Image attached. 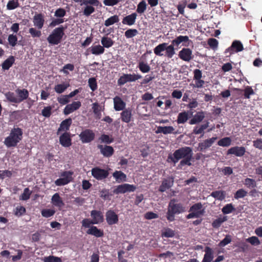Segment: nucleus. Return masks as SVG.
Listing matches in <instances>:
<instances>
[{"label": "nucleus", "instance_id": "f257e3e1", "mask_svg": "<svg viewBox=\"0 0 262 262\" xmlns=\"http://www.w3.org/2000/svg\"><path fill=\"white\" fill-rule=\"evenodd\" d=\"M190 42L192 41L189 39L188 36L180 35L172 40L170 45H168L166 42L158 45L154 48V52L157 56L164 55L168 58H171L176 53L174 46L178 47L180 43H183V46L188 47Z\"/></svg>", "mask_w": 262, "mask_h": 262}, {"label": "nucleus", "instance_id": "f03ea898", "mask_svg": "<svg viewBox=\"0 0 262 262\" xmlns=\"http://www.w3.org/2000/svg\"><path fill=\"white\" fill-rule=\"evenodd\" d=\"M176 199H171L168 204L166 218L169 222L175 220V215L182 213L185 211V207L180 203H177Z\"/></svg>", "mask_w": 262, "mask_h": 262}, {"label": "nucleus", "instance_id": "7ed1b4c3", "mask_svg": "<svg viewBox=\"0 0 262 262\" xmlns=\"http://www.w3.org/2000/svg\"><path fill=\"white\" fill-rule=\"evenodd\" d=\"M23 130L18 127L14 126L10 131L9 135L4 141V144L7 147H15L22 140Z\"/></svg>", "mask_w": 262, "mask_h": 262}, {"label": "nucleus", "instance_id": "20e7f679", "mask_svg": "<svg viewBox=\"0 0 262 262\" xmlns=\"http://www.w3.org/2000/svg\"><path fill=\"white\" fill-rule=\"evenodd\" d=\"M192 149L189 146H184L180 147L176 150L173 154L169 155L168 156L167 161L168 162H172L174 164L177 163L182 159L188 157L189 155H192Z\"/></svg>", "mask_w": 262, "mask_h": 262}, {"label": "nucleus", "instance_id": "39448f33", "mask_svg": "<svg viewBox=\"0 0 262 262\" xmlns=\"http://www.w3.org/2000/svg\"><path fill=\"white\" fill-rule=\"evenodd\" d=\"M64 28L61 26L55 28L52 33L47 38V40L50 44L57 45L59 44L64 35Z\"/></svg>", "mask_w": 262, "mask_h": 262}, {"label": "nucleus", "instance_id": "423d86ee", "mask_svg": "<svg viewBox=\"0 0 262 262\" xmlns=\"http://www.w3.org/2000/svg\"><path fill=\"white\" fill-rule=\"evenodd\" d=\"M189 212L190 213L186 216L187 219L199 218L203 216L205 212L201 202L196 203L192 205L189 208Z\"/></svg>", "mask_w": 262, "mask_h": 262}, {"label": "nucleus", "instance_id": "0eeeda50", "mask_svg": "<svg viewBox=\"0 0 262 262\" xmlns=\"http://www.w3.org/2000/svg\"><path fill=\"white\" fill-rule=\"evenodd\" d=\"M73 174L74 172L71 170L63 171L60 174V176L62 178L57 179L55 181V184L57 186H61L70 183L73 180L72 177Z\"/></svg>", "mask_w": 262, "mask_h": 262}, {"label": "nucleus", "instance_id": "6e6552de", "mask_svg": "<svg viewBox=\"0 0 262 262\" xmlns=\"http://www.w3.org/2000/svg\"><path fill=\"white\" fill-rule=\"evenodd\" d=\"M142 76L139 74H123L118 80V84L123 85L127 82H135L142 78Z\"/></svg>", "mask_w": 262, "mask_h": 262}, {"label": "nucleus", "instance_id": "1a4fd4ad", "mask_svg": "<svg viewBox=\"0 0 262 262\" xmlns=\"http://www.w3.org/2000/svg\"><path fill=\"white\" fill-rule=\"evenodd\" d=\"M91 172L92 176L99 181L107 178L109 175V172L107 170L98 167L93 168Z\"/></svg>", "mask_w": 262, "mask_h": 262}, {"label": "nucleus", "instance_id": "9d476101", "mask_svg": "<svg viewBox=\"0 0 262 262\" xmlns=\"http://www.w3.org/2000/svg\"><path fill=\"white\" fill-rule=\"evenodd\" d=\"M217 139V138L216 137H213L203 140L199 143L198 150L200 151L205 152L212 146Z\"/></svg>", "mask_w": 262, "mask_h": 262}, {"label": "nucleus", "instance_id": "9b49d317", "mask_svg": "<svg viewBox=\"0 0 262 262\" xmlns=\"http://www.w3.org/2000/svg\"><path fill=\"white\" fill-rule=\"evenodd\" d=\"M94 132L90 129H85L82 131L79 135V138L83 143H88L92 142L95 139Z\"/></svg>", "mask_w": 262, "mask_h": 262}, {"label": "nucleus", "instance_id": "f8f14e48", "mask_svg": "<svg viewBox=\"0 0 262 262\" xmlns=\"http://www.w3.org/2000/svg\"><path fill=\"white\" fill-rule=\"evenodd\" d=\"M136 189V186L129 184H123L118 185L116 188L113 190L115 194L125 193L127 192H134Z\"/></svg>", "mask_w": 262, "mask_h": 262}, {"label": "nucleus", "instance_id": "ddd939ff", "mask_svg": "<svg viewBox=\"0 0 262 262\" xmlns=\"http://www.w3.org/2000/svg\"><path fill=\"white\" fill-rule=\"evenodd\" d=\"M244 50V47L242 43L239 40H234L231 46L226 49L225 53H229V55H232L234 53H237L242 51Z\"/></svg>", "mask_w": 262, "mask_h": 262}, {"label": "nucleus", "instance_id": "4468645a", "mask_svg": "<svg viewBox=\"0 0 262 262\" xmlns=\"http://www.w3.org/2000/svg\"><path fill=\"white\" fill-rule=\"evenodd\" d=\"M178 56L183 61L189 62L193 58L192 50L188 48H184L179 51Z\"/></svg>", "mask_w": 262, "mask_h": 262}, {"label": "nucleus", "instance_id": "2eb2a0df", "mask_svg": "<svg viewBox=\"0 0 262 262\" xmlns=\"http://www.w3.org/2000/svg\"><path fill=\"white\" fill-rule=\"evenodd\" d=\"M106 221L108 225H113L118 223V215L114 212V210H108L105 214Z\"/></svg>", "mask_w": 262, "mask_h": 262}, {"label": "nucleus", "instance_id": "dca6fc26", "mask_svg": "<svg viewBox=\"0 0 262 262\" xmlns=\"http://www.w3.org/2000/svg\"><path fill=\"white\" fill-rule=\"evenodd\" d=\"M81 106L80 101H73L72 103L68 104L63 110V113L68 115L75 111L78 110Z\"/></svg>", "mask_w": 262, "mask_h": 262}, {"label": "nucleus", "instance_id": "f3484780", "mask_svg": "<svg viewBox=\"0 0 262 262\" xmlns=\"http://www.w3.org/2000/svg\"><path fill=\"white\" fill-rule=\"evenodd\" d=\"M59 143L64 147H68L72 145V139L70 133L64 132L59 137Z\"/></svg>", "mask_w": 262, "mask_h": 262}, {"label": "nucleus", "instance_id": "a211bd4d", "mask_svg": "<svg viewBox=\"0 0 262 262\" xmlns=\"http://www.w3.org/2000/svg\"><path fill=\"white\" fill-rule=\"evenodd\" d=\"M91 216L92 221L95 224L102 223L104 221V216L102 212L100 210H93L91 211Z\"/></svg>", "mask_w": 262, "mask_h": 262}, {"label": "nucleus", "instance_id": "6ab92c4d", "mask_svg": "<svg viewBox=\"0 0 262 262\" xmlns=\"http://www.w3.org/2000/svg\"><path fill=\"white\" fill-rule=\"evenodd\" d=\"M98 148L100 149L101 154L105 157H110L114 153V149L111 146L98 145Z\"/></svg>", "mask_w": 262, "mask_h": 262}, {"label": "nucleus", "instance_id": "aec40b11", "mask_svg": "<svg viewBox=\"0 0 262 262\" xmlns=\"http://www.w3.org/2000/svg\"><path fill=\"white\" fill-rule=\"evenodd\" d=\"M246 152V149L243 146H234L227 151V155H234L237 157H242Z\"/></svg>", "mask_w": 262, "mask_h": 262}, {"label": "nucleus", "instance_id": "412c9836", "mask_svg": "<svg viewBox=\"0 0 262 262\" xmlns=\"http://www.w3.org/2000/svg\"><path fill=\"white\" fill-rule=\"evenodd\" d=\"M33 22L36 28L38 30L41 29L45 23L43 15L42 13L35 14L33 18Z\"/></svg>", "mask_w": 262, "mask_h": 262}, {"label": "nucleus", "instance_id": "4be33fe9", "mask_svg": "<svg viewBox=\"0 0 262 262\" xmlns=\"http://www.w3.org/2000/svg\"><path fill=\"white\" fill-rule=\"evenodd\" d=\"M173 184V179L172 178L169 179H164L161 185L160 186L159 191L161 192H165L167 189L171 188Z\"/></svg>", "mask_w": 262, "mask_h": 262}, {"label": "nucleus", "instance_id": "5701e85b", "mask_svg": "<svg viewBox=\"0 0 262 262\" xmlns=\"http://www.w3.org/2000/svg\"><path fill=\"white\" fill-rule=\"evenodd\" d=\"M121 121L125 123H129L132 118V110L128 108L124 109L120 114Z\"/></svg>", "mask_w": 262, "mask_h": 262}, {"label": "nucleus", "instance_id": "b1692460", "mask_svg": "<svg viewBox=\"0 0 262 262\" xmlns=\"http://www.w3.org/2000/svg\"><path fill=\"white\" fill-rule=\"evenodd\" d=\"M15 92L17 94L19 103L27 99L29 95L28 91L26 89H17Z\"/></svg>", "mask_w": 262, "mask_h": 262}, {"label": "nucleus", "instance_id": "393cba45", "mask_svg": "<svg viewBox=\"0 0 262 262\" xmlns=\"http://www.w3.org/2000/svg\"><path fill=\"white\" fill-rule=\"evenodd\" d=\"M113 100L115 111H120L125 109L126 104L120 97L116 96Z\"/></svg>", "mask_w": 262, "mask_h": 262}, {"label": "nucleus", "instance_id": "a878e982", "mask_svg": "<svg viewBox=\"0 0 262 262\" xmlns=\"http://www.w3.org/2000/svg\"><path fill=\"white\" fill-rule=\"evenodd\" d=\"M51 203L55 207L61 208L64 205V203L58 193H55L51 198Z\"/></svg>", "mask_w": 262, "mask_h": 262}, {"label": "nucleus", "instance_id": "bb28decb", "mask_svg": "<svg viewBox=\"0 0 262 262\" xmlns=\"http://www.w3.org/2000/svg\"><path fill=\"white\" fill-rule=\"evenodd\" d=\"M137 14L136 13H133L130 15L125 16L122 21V23L124 25L128 26H132L135 24Z\"/></svg>", "mask_w": 262, "mask_h": 262}, {"label": "nucleus", "instance_id": "cd10ccee", "mask_svg": "<svg viewBox=\"0 0 262 262\" xmlns=\"http://www.w3.org/2000/svg\"><path fill=\"white\" fill-rule=\"evenodd\" d=\"M72 123V120L71 118H67L64 120H63L60 124L59 128L57 130V134H58L60 132L65 131V132H67L68 130H69L70 126Z\"/></svg>", "mask_w": 262, "mask_h": 262}, {"label": "nucleus", "instance_id": "c85d7f7f", "mask_svg": "<svg viewBox=\"0 0 262 262\" xmlns=\"http://www.w3.org/2000/svg\"><path fill=\"white\" fill-rule=\"evenodd\" d=\"M204 118L205 113L203 111L198 112L193 116L189 123L191 125L198 124L202 121Z\"/></svg>", "mask_w": 262, "mask_h": 262}, {"label": "nucleus", "instance_id": "c756f323", "mask_svg": "<svg viewBox=\"0 0 262 262\" xmlns=\"http://www.w3.org/2000/svg\"><path fill=\"white\" fill-rule=\"evenodd\" d=\"M86 233L92 235L96 237H102L104 235V232L102 230L98 229L96 226H91L87 231Z\"/></svg>", "mask_w": 262, "mask_h": 262}, {"label": "nucleus", "instance_id": "7c9ffc66", "mask_svg": "<svg viewBox=\"0 0 262 262\" xmlns=\"http://www.w3.org/2000/svg\"><path fill=\"white\" fill-rule=\"evenodd\" d=\"M104 48L100 45L96 46L93 45L87 50V51L90 52L91 53L95 55L102 54L104 53Z\"/></svg>", "mask_w": 262, "mask_h": 262}, {"label": "nucleus", "instance_id": "2f4dec72", "mask_svg": "<svg viewBox=\"0 0 262 262\" xmlns=\"http://www.w3.org/2000/svg\"><path fill=\"white\" fill-rule=\"evenodd\" d=\"M209 122L200 125L195 126L193 129V133L195 135L201 134V137L204 135V130L209 126Z\"/></svg>", "mask_w": 262, "mask_h": 262}, {"label": "nucleus", "instance_id": "473e14b6", "mask_svg": "<svg viewBox=\"0 0 262 262\" xmlns=\"http://www.w3.org/2000/svg\"><path fill=\"white\" fill-rule=\"evenodd\" d=\"M174 128L171 126H159L157 128V130L156 133L157 134L162 133L164 135L168 134H177V132H174Z\"/></svg>", "mask_w": 262, "mask_h": 262}, {"label": "nucleus", "instance_id": "72a5a7b5", "mask_svg": "<svg viewBox=\"0 0 262 262\" xmlns=\"http://www.w3.org/2000/svg\"><path fill=\"white\" fill-rule=\"evenodd\" d=\"M15 57L13 56H9L2 64V68L4 71L8 70L14 63Z\"/></svg>", "mask_w": 262, "mask_h": 262}, {"label": "nucleus", "instance_id": "f704fd0d", "mask_svg": "<svg viewBox=\"0 0 262 262\" xmlns=\"http://www.w3.org/2000/svg\"><path fill=\"white\" fill-rule=\"evenodd\" d=\"M205 253L202 262H211L213 258V251L209 247H206L205 249Z\"/></svg>", "mask_w": 262, "mask_h": 262}, {"label": "nucleus", "instance_id": "c9c22d12", "mask_svg": "<svg viewBox=\"0 0 262 262\" xmlns=\"http://www.w3.org/2000/svg\"><path fill=\"white\" fill-rule=\"evenodd\" d=\"M188 112L184 111L178 114L177 122L178 124H184L189 118Z\"/></svg>", "mask_w": 262, "mask_h": 262}, {"label": "nucleus", "instance_id": "e433bc0d", "mask_svg": "<svg viewBox=\"0 0 262 262\" xmlns=\"http://www.w3.org/2000/svg\"><path fill=\"white\" fill-rule=\"evenodd\" d=\"M113 176L118 183L126 181V174L121 171H115L113 173Z\"/></svg>", "mask_w": 262, "mask_h": 262}, {"label": "nucleus", "instance_id": "4c0bfd02", "mask_svg": "<svg viewBox=\"0 0 262 262\" xmlns=\"http://www.w3.org/2000/svg\"><path fill=\"white\" fill-rule=\"evenodd\" d=\"M101 43L103 48H109L114 45V41L110 37L103 36L101 38Z\"/></svg>", "mask_w": 262, "mask_h": 262}, {"label": "nucleus", "instance_id": "58836bf2", "mask_svg": "<svg viewBox=\"0 0 262 262\" xmlns=\"http://www.w3.org/2000/svg\"><path fill=\"white\" fill-rule=\"evenodd\" d=\"M69 86L70 84L69 83L58 84L55 86L54 90L57 93L61 94L64 92Z\"/></svg>", "mask_w": 262, "mask_h": 262}, {"label": "nucleus", "instance_id": "ea45409f", "mask_svg": "<svg viewBox=\"0 0 262 262\" xmlns=\"http://www.w3.org/2000/svg\"><path fill=\"white\" fill-rule=\"evenodd\" d=\"M227 220V216H224L223 217H219L215 219L212 223V226L214 228H219L222 225V224Z\"/></svg>", "mask_w": 262, "mask_h": 262}, {"label": "nucleus", "instance_id": "a19ab883", "mask_svg": "<svg viewBox=\"0 0 262 262\" xmlns=\"http://www.w3.org/2000/svg\"><path fill=\"white\" fill-rule=\"evenodd\" d=\"M5 95L8 101L15 103H19L17 96L14 94V93L8 92L6 93Z\"/></svg>", "mask_w": 262, "mask_h": 262}, {"label": "nucleus", "instance_id": "79ce46f5", "mask_svg": "<svg viewBox=\"0 0 262 262\" xmlns=\"http://www.w3.org/2000/svg\"><path fill=\"white\" fill-rule=\"evenodd\" d=\"M140 71L143 73H146L150 71V67L147 63L143 61H140L138 66Z\"/></svg>", "mask_w": 262, "mask_h": 262}, {"label": "nucleus", "instance_id": "37998d69", "mask_svg": "<svg viewBox=\"0 0 262 262\" xmlns=\"http://www.w3.org/2000/svg\"><path fill=\"white\" fill-rule=\"evenodd\" d=\"M119 21V18L118 15H114L113 16H111L106 20H105L104 25L106 27H108L111 26L115 23H118Z\"/></svg>", "mask_w": 262, "mask_h": 262}, {"label": "nucleus", "instance_id": "c03bdc74", "mask_svg": "<svg viewBox=\"0 0 262 262\" xmlns=\"http://www.w3.org/2000/svg\"><path fill=\"white\" fill-rule=\"evenodd\" d=\"M210 195L215 199L220 201L223 200L225 198V194L223 191L216 190L212 191Z\"/></svg>", "mask_w": 262, "mask_h": 262}, {"label": "nucleus", "instance_id": "a18cd8bd", "mask_svg": "<svg viewBox=\"0 0 262 262\" xmlns=\"http://www.w3.org/2000/svg\"><path fill=\"white\" fill-rule=\"evenodd\" d=\"M231 140L229 137H225L217 142V145L223 147H228L231 145Z\"/></svg>", "mask_w": 262, "mask_h": 262}, {"label": "nucleus", "instance_id": "49530a36", "mask_svg": "<svg viewBox=\"0 0 262 262\" xmlns=\"http://www.w3.org/2000/svg\"><path fill=\"white\" fill-rule=\"evenodd\" d=\"M192 158V155H189L188 157L182 159L180 161L178 166L181 168L184 165L191 166V163L190 162Z\"/></svg>", "mask_w": 262, "mask_h": 262}, {"label": "nucleus", "instance_id": "de8ad7c7", "mask_svg": "<svg viewBox=\"0 0 262 262\" xmlns=\"http://www.w3.org/2000/svg\"><path fill=\"white\" fill-rule=\"evenodd\" d=\"M19 6L18 0H10L7 4V9L9 10H14Z\"/></svg>", "mask_w": 262, "mask_h": 262}, {"label": "nucleus", "instance_id": "09e8293b", "mask_svg": "<svg viewBox=\"0 0 262 262\" xmlns=\"http://www.w3.org/2000/svg\"><path fill=\"white\" fill-rule=\"evenodd\" d=\"M32 194L29 188H26L24 190L23 193L19 196V200L22 201H27L30 199Z\"/></svg>", "mask_w": 262, "mask_h": 262}, {"label": "nucleus", "instance_id": "8fccbe9b", "mask_svg": "<svg viewBox=\"0 0 262 262\" xmlns=\"http://www.w3.org/2000/svg\"><path fill=\"white\" fill-rule=\"evenodd\" d=\"M147 5L145 1L143 0L140 2L137 5L136 12L139 14L143 13L146 10Z\"/></svg>", "mask_w": 262, "mask_h": 262}, {"label": "nucleus", "instance_id": "3c124183", "mask_svg": "<svg viewBox=\"0 0 262 262\" xmlns=\"http://www.w3.org/2000/svg\"><path fill=\"white\" fill-rule=\"evenodd\" d=\"M244 184L249 188H254L256 187V182L255 180L253 179H245Z\"/></svg>", "mask_w": 262, "mask_h": 262}, {"label": "nucleus", "instance_id": "603ef678", "mask_svg": "<svg viewBox=\"0 0 262 262\" xmlns=\"http://www.w3.org/2000/svg\"><path fill=\"white\" fill-rule=\"evenodd\" d=\"M92 108L94 114L96 116V117L98 119H100L101 116V108L99 104L97 102L93 103Z\"/></svg>", "mask_w": 262, "mask_h": 262}, {"label": "nucleus", "instance_id": "864d4df0", "mask_svg": "<svg viewBox=\"0 0 262 262\" xmlns=\"http://www.w3.org/2000/svg\"><path fill=\"white\" fill-rule=\"evenodd\" d=\"M88 84L90 88L93 92L96 91L98 88L97 82L96 78L94 77L89 79Z\"/></svg>", "mask_w": 262, "mask_h": 262}, {"label": "nucleus", "instance_id": "5fc2aeb1", "mask_svg": "<svg viewBox=\"0 0 262 262\" xmlns=\"http://www.w3.org/2000/svg\"><path fill=\"white\" fill-rule=\"evenodd\" d=\"M235 209L233 207V205L230 204H227L222 209L223 213L225 214H229L234 211Z\"/></svg>", "mask_w": 262, "mask_h": 262}, {"label": "nucleus", "instance_id": "6e6d98bb", "mask_svg": "<svg viewBox=\"0 0 262 262\" xmlns=\"http://www.w3.org/2000/svg\"><path fill=\"white\" fill-rule=\"evenodd\" d=\"M243 91L244 92V96L245 99H249L250 96L254 94L253 90L250 86H246Z\"/></svg>", "mask_w": 262, "mask_h": 262}, {"label": "nucleus", "instance_id": "4d7b16f0", "mask_svg": "<svg viewBox=\"0 0 262 262\" xmlns=\"http://www.w3.org/2000/svg\"><path fill=\"white\" fill-rule=\"evenodd\" d=\"M43 261V262H62V260L60 257L53 255L44 257Z\"/></svg>", "mask_w": 262, "mask_h": 262}, {"label": "nucleus", "instance_id": "13d9d810", "mask_svg": "<svg viewBox=\"0 0 262 262\" xmlns=\"http://www.w3.org/2000/svg\"><path fill=\"white\" fill-rule=\"evenodd\" d=\"M86 7L84 8L83 13L86 16H90L92 13L95 12V8L91 5H85Z\"/></svg>", "mask_w": 262, "mask_h": 262}, {"label": "nucleus", "instance_id": "bf43d9fd", "mask_svg": "<svg viewBox=\"0 0 262 262\" xmlns=\"http://www.w3.org/2000/svg\"><path fill=\"white\" fill-rule=\"evenodd\" d=\"M8 41L11 46L15 47L17 44V37L16 35L10 34L8 37Z\"/></svg>", "mask_w": 262, "mask_h": 262}, {"label": "nucleus", "instance_id": "052dcab7", "mask_svg": "<svg viewBox=\"0 0 262 262\" xmlns=\"http://www.w3.org/2000/svg\"><path fill=\"white\" fill-rule=\"evenodd\" d=\"M29 32L33 38L40 37L41 35V32L39 30H37L34 28H31L29 30Z\"/></svg>", "mask_w": 262, "mask_h": 262}, {"label": "nucleus", "instance_id": "680f3d73", "mask_svg": "<svg viewBox=\"0 0 262 262\" xmlns=\"http://www.w3.org/2000/svg\"><path fill=\"white\" fill-rule=\"evenodd\" d=\"M138 34V31L135 29H129L125 32V36L127 38H132Z\"/></svg>", "mask_w": 262, "mask_h": 262}, {"label": "nucleus", "instance_id": "e2e57ef3", "mask_svg": "<svg viewBox=\"0 0 262 262\" xmlns=\"http://www.w3.org/2000/svg\"><path fill=\"white\" fill-rule=\"evenodd\" d=\"M55 213L53 209H45L41 211V215L45 217H50L53 216Z\"/></svg>", "mask_w": 262, "mask_h": 262}, {"label": "nucleus", "instance_id": "0e129e2a", "mask_svg": "<svg viewBox=\"0 0 262 262\" xmlns=\"http://www.w3.org/2000/svg\"><path fill=\"white\" fill-rule=\"evenodd\" d=\"M207 43L209 47L213 50H216L219 44L218 41L213 38L208 39Z\"/></svg>", "mask_w": 262, "mask_h": 262}, {"label": "nucleus", "instance_id": "69168bd1", "mask_svg": "<svg viewBox=\"0 0 262 262\" xmlns=\"http://www.w3.org/2000/svg\"><path fill=\"white\" fill-rule=\"evenodd\" d=\"M52 107L51 106L45 107L41 111V115L46 118L50 117L52 114Z\"/></svg>", "mask_w": 262, "mask_h": 262}, {"label": "nucleus", "instance_id": "338daca9", "mask_svg": "<svg viewBox=\"0 0 262 262\" xmlns=\"http://www.w3.org/2000/svg\"><path fill=\"white\" fill-rule=\"evenodd\" d=\"M247 194V192L243 189H238L234 194V198L238 199L239 198H243Z\"/></svg>", "mask_w": 262, "mask_h": 262}, {"label": "nucleus", "instance_id": "774afa93", "mask_svg": "<svg viewBox=\"0 0 262 262\" xmlns=\"http://www.w3.org/2000/svg\"><path fill=\"white\" fill-rule=\"evenodd\" d=\"M57 101L61 105H65L70 102V97L68 95H62L57 98Z\"/></svg>", "mask_w": 262, "mask_h": 262}]
</instances>
